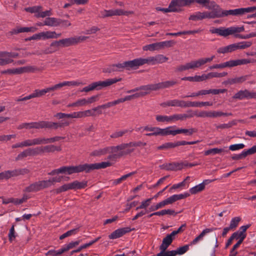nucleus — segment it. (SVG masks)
<instances>
[{"label": "nucleus", "mask_w": 256, "mask_h": 256, "mask_svg": "<svg viewBox=\"0 0 256 256\" xmlns=\"http://www.w3.org/2000/svg\"><path fill=\"white\" fill-rule=\"evenodd\" d=\"M206 80V74H203L202 76H190V82H200Z\"/></svg>", "instance_id": "nucleus-64"}, {"label": "nucleus", "mask_w": 256, "mask_h": 256, "mask_svg": "<svg viewBox=\"0 0 256 256\" xmlns=\"http://www.w3.org/2000/svg\"><path fill=\"white\" fill-rule=\"evenodd\" d=\"M158 127H152L149 126H145L140 127L138 128V130L142 132L146 131L150 132L146 134L145 135L146 136H158Z\"/></svg>", "instance_id": "nucleus-23"}, {"label": "nucleus", "mask_w": 256, "mask_h": 256, "mask_svg": "<svg viewBox=\"0 0 256 256\" xmlns=\"http://www.w3.org/2000/svg\"><path fill=\"white\" fill-rule=\"evenodd\" d=\"M226 152L228 153L229 152V150H224V148H213L211 149H209L206 151L204 152V155L205 156H208L210 154H218L221 152Z\"/></svg>", "instance_id": "nucleus-33"}, {"label": "nucleus", "mask_w": 256, "mask_h": 256, "mask_svg": "<svg viewBox=\"0 0 256 256\" xmlns=\"http://www.w3.org/2000/svg\"><path fill=\"white\" fill-rule=\"evenodd\" d=\"M244 30V26H230L228 28L220 27L218 28H212L210 31L212 34H216L220 36L226 37L230 35L233 34L234 38L241 39H248L252 37H256V32H251L249 34L242 35L238 34Z\"/></svg>", "instance_id": "nucleus-1"}, {"label": "nucleus", "mask_w": 256, "mask_h": 256, "mask_svg": "<svg viewBox=\"0 0 256 256\" xmlns=\"http://www.w3.org/2000/svg\"><path fill=\"white\" fill-rule=\"evenodd\" d=\"M37 156L36 150L35 148H26L20 152L15 158L16 161L22 160L28 156Z\"/></svg>", "instance_id": "nucleus-15"}, {"label": "nucleus", "mask_w": 256, "mask_h": 256, "mask_svg": "<svg viewBox=\"0 0 256 256\" xmlns=\"http://www.w3.org/2000/svg\"><path fill=\"white\" fill-rule=\"evenodd\" d=\"M79 230V228L70 230L60 236V240H62L68 236L76 234Z\"/></svg>", "instance_id": "nucleus-57"}, {"label": "nucleus", "mask_w": 256, "mask_h": 256, "mask_svg": "<svg viewBox=\"0 0 256 256\" xmlns=\"http://www.w3.org/2000/svg\"><path fill=\"white\" fill-rule=\"evenodd\" d=\"M61 174H72L76 173L75 166H63L60 167Z\"/></svg>", "instance_id": "nucleus-37"}, {"label": "nucleus", "mask_w": 256, "mask_h": 256, "mask_svg": "<svg viewBox=\"0 0 256 256\" xmlns=\"http://www.w3.org/2000/svg\"><path fill=\"white\" fill-rule=\"evenodd\" d=\"M213 104L210 102H190V107H202L204 106H212Z\"/></svg>", "instance_id": "nucleus-40"}, {"label": "nucleus", "mask_w": 256, "mask_h": 256, "mask_svg": "<svg viewBox=\"0 0 256 256\" xmlns=\"http://www.w3.org/2000/svg\"><path fill=\"white\" fill-rule=\"evenodd\" d=\"M139 98L138 96V94L136 93L134 94H133L132 95H130V96H126L124 98H119V99H118V104H120V103H122V102H124L126 101H128V100H131L133 99V98Z\"/></svg>", "instance_id": "nucleus-59"}, {"label": "nucleus", "mask_w": 256, "mask_h": 256, "mask_svg": "<svg viewBox=\"0 0 256 256\" xmlns=\"http://www.w3.org/2000/svg\"><path fill=\"white\" fill-rule=\"evenodd\" d=\"M227 91L226 89H210V90H202L198 91L200 95H206L212 94H222Z\"/></svg>", "instance_id": "nucleus-28"}, {"label": "nucleus", "mask_w": 256, "mask_h": 256, "mask_svg": "<svg viewBox=\"0 0 256 256\" xmlns=\"http://www.w3.org/2000/svg\"><path fill=\"white\" fill-rule=\"evenodd\" d=\"M112 165V163L109 162H104L100 163L94 164V170L105 168Z\"/></svg>", "instance_id": "nucleus-46"}, {"label": "nucleus", "mask_w": 256, "mask_h": 256, "mask_svg": "<svg viewBox=\"0 0 256 256\" xmlns=\"http://www.w3.org/2000/svg\"><path fill=\"white\" fill-rule=\"evenodd\" d=\"M161 170L176 171L182 169L181 164L178 162L165 163L159 166Z\"/></svg>", "instance_id": "nucleus-21"}, {"label": "nucleus", "mask_w": 256, "mask_h": 256, "mask_svg": "<svg viewBox=\"0 0 256 256\" xmlns=\"http://www.w3.org/2000/svg\"><path fill=\"white\" fill-rule=\"evenodd\" d=\"M18 56L17 52H0V66H4L13 62V60L10 58H15Z\"/></svg>", "instance_id": "nucleus-10"}, {"label": "nucleus", "mask_w": 256, "mask_h": 256, "mask_svg": "<svg viewBox=\"0 0 256 256\" xmlns=\"http://www.w3.org/2000/svg\"><path fill=\"white\" fill-rule=\"evenodd\" d=\"M255 62H256V60L254 59H238L230 60L220 64H216V66L217 68H223L226 67L232 68Z\"/></svg>", "instance_id": "nucleus-7"}, {"label": "nucleus", "mask_w": 256, "mask_h": 256, "mask_svg": "<svg viewBox=\"0 0 256 256\" xmlns=\"http://www.w3.org/2000/svg\"><path fill=\"white\" fill-rule=\"evenodd\" d=\"M212 14L208 13V11L204 12H198L192 14L189 17V20L194 21L202 20L204 18H212Z\"/></svg>", "instance_id": "nucleus-16"}, {"label": "nucleus", "mask_w": 256, "mask_h": 256, "mask_svg": "<svg viewBox=\"0 0 256 256\" xmlns=\"http://www.w3.org/2000/svg\"><path fill=\"white\" fill-rule=\"evenodd\" d=\"M197 132V129L191 128L189 129L180 128L178 129V134H184L186 136H192L193 134Z\"/></svg>", "instance_id": "nucleus-47"}, {"label": "nucleus", "mask_w": 256, "mask_h": 256, "mask_svg": "<svg viewBox=\"0 0 256 256\" xmlns=\"http://www.w3.org/2000/svg\"><path fill=\"white\" fill-rule=\"evenodd\" d=\"M114 64L118 72H122L124 69L127 70H135L134 60L126 61L122 63H118Z\"/></svg>", "instance_id": "nucleus-20"}, {"label": "nucleus", "mask_w": 256, "mask_h": 256, "mask_svg": "<svg viewBox=\"0 0 256 256\" xmlns=\"http://www.w3.org/2000/svg\"><path fill=\"white\" fill-rule=\"evenodd\" d=\"M176 147V142H168L162 144L158 147V150H168L170 148H174Z\"/></svg>", "instance_id": "nucleus-50"}, {"label": "nucleus", "mask_w": 256, "mask_h": 256, "mask_svg": "<svg viewBox=\"0 0 256 256\" xmlns=\"http://www.w3.org/2000/svg\"><path fill=\"white\" fill-rule=\"evenodd\" d=\"M16 234L14 230V225L12 224L11 226L9 233L8 234V240L10 242H12L16 238Z\"/></svg>", "instance_id": "nucleus-63"}, {"label": "nucleus", "mask_w": 256, "mask_h": 256, "mask_svg": "<svg viewBox=\"0 0 256 256\" xmlns=\"http://www.w3.org/2000/svg\"><path fill=\"white\" fill-rule=\"evenodd\" d=\"M204 189V184H200L190 188V192L191 194H194L202 191Z\"/></svg>", "instance_id": "nucleus-51"}, {"label": "nucleus", "mask_w": 256, "mask_h": 256, "mask_svg": "<svg viewBox=\"0 0 256 256\" xmlns=\"http://www.w3.org/2000/svg\"><path fill=\"white\" fill-rule=\"evenodd\" d=\"M114 16H128L134 14L133 11H125L122 9H114Z\"/></svg>", "instance_id": "nucleus-52"}, {"label": "nucleus", "mask_w": 256, "mask_h": 256, "mask_svg": "<svg viewBox=\"0 0 256 256\" xmlns=\"http://www.w3.org/2000/svg\"><path fill=\"white\" fill-rule=\"evenodd\" d=\"M232 113L223 112L218 111H209L208 118H216L221 116H232Z\"/></svg>", "instance_id": "nucleus-38"}, {"label": "nucleus", "mask_w": 256, "mask_h": 256, "mask_svg": "<svg viewBox=\"0 0 256 256\" xmlns=\"http://www.w3.org/2000/svg\"><path fill=\"white\" fill-rule=\"evenodd\" d=\"M214 58V56H212L210 58H201L196 60H192L190 62L186 63L185 64L178 66L176 68V71L180 72L190 69L199 68L207 62H210Z\"/></svg>", "instance_id": "nucleus-4"}, {"label": "nucleus", "mask_w": 256, "mask_h": 256, "mask_svg": "<svg viewBox=\"0 0 256 256\" xmlns=\"http://www.w3.org/2000/svg\"><path fill=\"white\" fill-rule=\"evenodd\" d=\"M252 45L251 42L243 41L233 44L234 50H244L250 47Z\"/></svg>", "instance_id": "nucleus-30"}, {"label": "nucleus", "mask_w": 256, "mask_h": 256, "mask_svg": "<svg viewBox=\"0 0 256 256\" xmlns=\"http://www.w3.org/2000/svg\"><path fill=\"white\" fill-rule=\"evenodd\" d=\"M140 92H137L139 98L144 96L152 91H156L154 84L143 85L140 86Z\"/></svg>", "instance_id": "nucleus-18"}, {"label": "nucleus", "mask_w": 256, "mask_h": 256, "mask_svg": "<svg viewBox=\"0 0 256 256\" xmlns=\"http://www.w3.org/2000/svg\"><path fill=\"white\" fill-rule=\"evenodd\" d=\"M85 111V114H86V117L87 116H95L97 114L100 115L102 114V110H99L98 108V106L92 108V110H84Z\"/></svg>", "instance_id": "nucleus-35"}, {"label": "nucleus", "mask_w": 256, "mask_h": 256, "mask_svg": "<svg viewBox=\"0 0 256 256\" xmlns=\"http://www.w3.org/2000/svg\"><path fill=\"white\" fill-rule=\"evenodd\" d=\"M37 155L47 152H54L55 151L60 152L62 150L60 146H56L53 144L46 145L36 147Z\"/></svg>", "instance_id": "nucleus-13"}, {"label": "nucleus", "mask_w": 256, "mask_h": 256, "mask_svg": "<svg viewBox=\"0 0 256 256\" xmlns=\"http://www.w3.org/2000/svg\"><path fill=\"white\" fill-rule=\"evenodd\" d=\"M256 10V6L240 8L233 10H224L223 18L232 16H242L247 13L252 12Z\"/></svg>", "instance_id": "nucleus-6"}, {"label": "nucleus", "mask_w": 256, "mask_h": 256, "mask_svg": "<svg viewBox=\"0 0 256 256\" xmlns=\"http://www.w3.org/2000/svg\"><path fill=\"white\" fill-rule=\"evenodd\" d=\"M132 132V130H129L126 129L120 130H116V131L114 132H112L110 135V138H119L122 137L126 134L128 132Z\"/></svg>", "instance_id": "nucleus-36"}, {"label": "nucleus", "mask_w": 256, "mask_h": 256, "mask_svg": "<svg viewBox=\"0 0 256 256\" xmlns=\"http://www.w3.org/2000/svg\"><path fill=\"white\" fill-rule=\"evenodd\" d=\"M155 64H162L166 62L168 58L164 56L162 54H158L154 56Z\"/></svg>", "instance_id": "nucleus-58"}, {"label": "nucleus", "mask_w": 256, "mask_h": 256, "mask_svg": "<svg viewBox=\"0 0 256 256\" xmlns=\"http://www.w3.org/2000/svg\"><path fill=\"white\" fill-rule=\"evenodd\" d=\"M41 38L43 39H48V38H57L56 36H54L56 34L55 32H50L47 31L45 32H40Z\"/></svg>", "instance_id": "nucleus-49"}, {"label": "nucleus", "mask_w": 256, "mask_h": 256, "mask_svg": "<svg viewBox=\"0 0 256 256\" xmlns=\"http://www.w3.org/2000/svg\"><path fill=\"white\" fill-rule=\"evenodd\" d=\"M234 99L242 100L243 99H256V92H250L248 90H240L236 92L233 96Z\"/></svg>", "instance_id": "nucleus-12"}, {"label": "nucleus", "mask_w": 256, "mask_h": 256, "mask_svg": "<svg viewBox=\"0 0 256 256\" xmlns=\"http://www.w3.org/2000/svg\"><path fill=\"white\" fill-rule=\"evenodd\" d=\"M88 38V36H86L70 37L60 40L55 44L58 45V44L59 46L62 48L68 47L80 43L87 40Z\"/></svg>", "instance_id": "nucleus-5"}, {"label": "nucleus", "mask_w": 256, "mask_h": 256, "mask_svg": "<svg viewBox=\"0 0 256 256\" xmlns=\"http://www.w3.org/2000/svg\"><path fill=\"white\" fill-rule=\"evenodd\" d=\"M234 51V50L233 44H230L226 46L220 48L218 50V52L220 53V54H225V53H227V52H231Z\"/></svg>", "instance_id": "nucleus-45"}, {"label": "nucleus", "mask_w": 256, "mask_h": 256, "mask_svg": "<svg viewBox=\"0 0 256 256\" xmlns=\"http://www.w3.org/2000/svg\"><path fill=\"white\" fill-rule=\"evenodd\" d=\"M56 42H58V41H54L52 42L50 44V46L48 48L41 50L40 52V54H50L56 51L58 48L60 47L58 44V45L55 44Z\"/></svg>", "instance_id": "nucleus-29"}, {"label": "nucleus", "mask_w": 256, "mask_h": 256, "mask_svg": "<svg viewBox=\"0 0 256 256\" xmlns=\"http://www.w3.org/2000/svg\"><path fill=\"white\" fill-rule=\"evenodd\" d=\"M174 240V238H172L168 234L164 238L162 244L160 246V248H168L170 245L171 244L172 242Z\"/></svg>", "instance_id": "nucleus-41"}, {"label": "nucleus", "mask_w": 256, "mask_h": 256, "mask_svg": "<svg viewBox=\"0 0 256 256\" xmlns=\"http://www.w3.org/2000/svg\"><path fill=\"white\" fill-rule=\"evenodd\" d=\"M46 180H39L30 184L28 186L25 188L24 192H39L43 189L48 188Z\"/></svg>", "instance_id": "nucleus-8"}, {"label": "nucleus", "mask_w": 256, "mask_h": 256, "mask_svg": "<svg viewBox=\"0 0 256 256\" xmlns=\"http://www.w3.org/2000/svg\"><path fill=\"white\" fill-rule=\"evenodd\" d=\"M80 242V240H78L75 242H72L66 245L65 246L62 248L64 252L68 251L70 249H72L74 247L78 245Z\"/></svg>", "instance_id": "nucleus-53"}, {"label": "nucleus", "mask_w": 256, "mask_h": 256, "mask_svg": "<svg viewBox=\"0 0 256 256\" xmlns=\"http://www.w3.org/2000/svg\"><path fill=\"white\" fill-rule=\"evenodd\" d=\"M64 252L62 248L58 250H50L46 253L45 254L46 256H60V254H62Z\"/></svg>", "instance_id": "nucleus-62"}, {"label": "nucleus", "mask_w": 256, "mask_h": 256, "mask_svg": "<svg viewBox=\"0 0 256 256\" xmlns=\"http://www.w3.org/2000/svg\"><path fill=\"white\" fill-rule=\"evenodd\" d=\"M248 76L246 75L240 77L228 79L226 83L230 85L236 84H242L248 79Z\"/></svg>", "instance_id": "nucleus-27"}, {"label": "nucleus", "mask_w": 256, "mask_h": 256, "mask_svg": "<svg viewBox=\"0 0 256 256\" xmlns=\"http://www.w3.org/2000/svg\"><path fill=\"white\" fill-rule=\"evenodd\" d=\"M76 173H89L94 170V164H84L75 166Z\"/></svg>", "instance_id": "nucleus-19"}, {"label": "nucleus", "mask_w": 256, "mask_h": 256, "mask_svg": "<svg viewBox=\"0 0 256 256\" xmlns=\"http://www.w3.org/2000/svg\"><path fill=\"white\" fill-rule=\"evenodd\" d=\"M134 230L128 227L118 228L110 234L108 238L110 239H116L122 237L126 234Z\"/></svg>", "instance_id": "nucleus-17"}, {"label": "nucleus", "mask_w": 256, "mask_h": 256, "mask_svg": "<svg viewBox=\"0 0 256 256\" xmlns=\"http://www.w3.org/2000/svg\"><path fill=\"white\" fill-rule=\"evenodd\" d=\"M217 228H206L202 232L196 236L192 242H190V245H194L197 244V242L202 240L203 237L206 234L209 232H212L214 230H216Z\"/></svg>", "instance_id": "nucleus-25"}, {"label": "nucleus", "mask_w": 256, "mask_h": 256, "mask_svg": "<svg viewBox=\"0 0 256 256\" xmlns=\"http://www.w3.org/2000/svg\"><path fill=\"white\" fill-rule=\"evenodd\" d=\"M156 10L162 11L164 12H178L179 10L176 8H173L171 3L170 4L168 8H162L160 7H157L156 8Z\"/></svg>", "instance_id": "nucleus-44"}, {"label": "nucleus", "mask_w": 256, "mask_h": 256, "mask_svg": "<svg viewBox=\"0 0 256 256\" xmlns=\"http://www.w3.org/2000/svg\"><path fill=\"white\" fill-rule=\"evenodd\" d=\"M212 8L208 6V9H212V10L208 12V13L212 14V19L216 18H223V13H224V10H222L219 5L217 4L214 1H210V2Z\"/></svg>", "instance_id": "nucleus-11"}, {"label": "nucleus", "mask_w": 256, "mask_h": 256, "mask_svg": "<svg viewBox=\"0 0 256 256\" xmlns=\"http://www.w3.org/2000/svg\"><path fill=\"white\" fill-rule=\"evenodd\" d=\"M236 124H237V122H236V120H232V121L229 122L228 124H221L218 126H217L216 128L218 129V128H221V129L229 128H231L232 126H235Z\"/></svg>", "instance_id": "nucleus-61"}, {"label": "nucleus", "mask_w": 256, "mask_h": 256, "mask_svg": "<svg viewBox=\"0 0 256 256\" xmlns=\"http://www.w3.org/2000/svg\"><path fill=\"white\" fill-rule=\"evenodd\" d=\"M42 7L40 6H35L30 7H28L24 8V10L30 14H34V16L36 17V15L40 14V11L42 10Z\"/></svg>", "instance_id": "nucleus-34"}, {"label": "nucleus", "mask_w": 256, "mask_h": 256, "mask_svg": "<svg viewBox=\"0 0 256 256\" xmlns=\"http://www.w3.org/2000/svg\"><path fill=\"white\" fill-rule=\"evenodd\" d=\"M32 128H46V121H39L38 122H32Z\"/></svg>", "instance_id": "nucleus-43"}, {"label": "nucleus", "mask_w": 256, "mask_h": 256, "mask_svg": "<svg viewBox=\"0 0 256 256\" xmlns=\"http://www.w3.org/2000/svg\"><path fill=\"white\" fill-rule=\"evenodd\" d=\"M60 18H56L48 17L44 20V24L46 26H59Z\"/></svg>", "instance_id": "nucleus-31"}, {"label": "nucleus", "mask_w": 256, "mask_h": 256, "mask_svg": "<svg viewBox=\"0 0 256 256\" xmlns=\"http://www.w3.org/2000/svg\"><path fill=\"white\" fill-rule=\"evenodd\" d=\"M134 60L135 70L139 66L145 64L154 65L155 64L154 56H149L146 58H139Z\"/></svg>", "instance_id": "nucleus-14"}, {"label": "nucleus", "mask_w": 256, "mask_h": 256, "mask_svg": "<svg viewBox=\"0 0 256 256\" xmlns=\"http://www.w3.org/2000/svg\"><path fill=\"white\" fill-rule=\"evenodd\" d=\"M241 218L237 216L232 218L230 222V228L231 230L235 229L238 226L239 222L240 221Z\"/></svg>", "instance_id": "nucleus-55"}, {"label": "nucleus", "mask_w": 256, "mask_h": 256, "mask_svg": "<svg viewBox=\"0 0 256 256\" xmlns=\"http://www.w3.org/2000/svg\"><path fill=\"white\" fill-rule=\"evenodd\" d=\"M62 178V176L58 177H53L48 180H46V182H48L46 184L48 188L50 187L52 185L54 184L55 182H61Z\"/></svg>", "instance_id": "nucleus-56"}, {"label": "nucleus", "mask_w": 256, "mask_h": 256, "mask_svg": "<svg viewBox=\"0 0 256 256\" xmlns=\"http://www.w3.org/2000/svg\"><path fill=\"white\" fill-rule=\"evenodd\" d=\"M228 75L227 72H222L220 73L216 72H211L206 74V80L212 78H222Z\"/></svg>", "instance_id": "nucleus-48"}, {"label": "nucleus", "mask_w": 256, "mask_h": 256, "mask_svg": "<svg viewBox=\"0 0 256 256\" xmlns=\"http://www.w3.org/2000/svg\"><path fill=\"white\" fill-rule=\"evenodd\" d=\"M80 84H81L80 82L76 81H65L42 90H36L31 94L32 98L40 97L46 94L47 92L60 89L63 86H78Z\"/></svg>", "instance_id": "nucleus-2"}, {"label": "nucleus", "mask_w": 256, "mask_h": 256, "mask_svg": "<svg viewBox=\"0 0 256 256\" xmlns=\"http://www.w3.org/2000/svg\"><path fill=\"white\" fill-rule=\"evenodd\" d=\"M74 190L84 188L88 186V181L79 182L77 180L73 182Z\"/></svg>", "instance_id": "nucleus-39"}, {"label": "nucleus", "mask_w": 256, "mask_h": 256, "mask_svg": "<svg viewBox=\"0 0 256 256\" xmlns=\"http://www.w3.org/2000/svg\"><path fill=\"white\" fill-rule=\"evenodd\" d=\"M170 3L173 8H176L179 10L178 7L186 6V0H172Z\"/></svg>", "instance_id": "nucleus-54"}, {"label": "nucleus", "mask_w": 256, "mask_h": 256, "mask_svg": "<svg viewBox=\"0 0 256 256\" xmlns=\"http://www.w3.org/2000/svg\"><path fill=\"white\" fill-rule=\"evenodd\" d=\"M19 74L24 72H34L38 70L39 69L35 66H26L18 68Z\"/></svg>", "instance_id": "nucleus-32"}, {"label": "nucleus", "mask_w": 256, "mask_h": 256, "mask_svg": "<svg viewBox=\"0 0 256 256\" xmlns=\"http://www.w3.org/2000/svg\"><path fill=\"white\" fill-rule=\"evenodd\" d=\"M106 154H108V148H106V147L103 148H100L94 150L90 154V156H101L105 155Z\"/></svg>", "instance_id": "nucleus-42"}, {"label": "nucleus", "mask_w": 256, "mask_h": 256, "mask_svg": "<svg viewBox=\"0 0 256 256\" xmlns=\"http://www.w3.org/2000/svg\"><path fill=\"white\" fill-rule=\"evenodd\" d=\"M184 116H182V114H174L169 116L170 122H175L178 120H184L183 118Z\"/></svg>", "instance_id": "nucleus-60"}, {"label": "nucleus", "mask_w": 256, "mask_h": 256, "mask_svg": "<svg viewBox=\"0 0 256 256\" xmlns=\"http://www.w3.org/2000/svg\"><path fill=\"white\" fill-rule=\"evenodd\" d=\"M37 28L36 27H23L17 28H16L13 29L11 31L12 34H16L21 32H34L37 30Z\"/></svg>", "instance_id": "nucleus-26"}, {"label": "nucleus", "mask_w": 256, "mask_h": 256, "mask_svg": "<svg viewBox=\"0 0 256 256\" xmlns=\"http://www.w3.org/2000/svg\"><path fill=\"white\" fill-rule=\"evenodd\" d=\"M121 80V78H114L106 79L104 81H98L94 82L91 84H89L88 86L84 88L82 90H81V92H88L94 90H100L104 88L110 86Z\"/></svg>", "instance_id": "nucleus-3"}, {"label": "nucleus", "mask_w": 256, "mask_h": 256, "mask_svg": "<svg viewBox=\"0 0 256 256\" xmlns=\"http://www.w3.org/2000/svg\"><path fill=\"white\" fill-rule=\"evenodd\" d=\"M190 196V194L188 192H185L184 194H174L170 197L167 198L166 199L164 200L165 202L166 203V204H172L174 202L184 199L185 198H188Z\"/></svg>", "instance_id": "nucleus-22"}, {"label": "nucleus", "mask_w": 256, "mask_h": 256, "mask_svg": "<svg viewBox=\"0 0 256 256\" xmlns=\"http://www.w3.org/2000/svg\"><path fill=\"white\" fill-rule=\"evenodd\" d=\"M176 84H177V82L176 80H171L154 84V86L156 91L161 89L170 88Z\"/></svg>", "instance_id": "nucleus-24"}, {"label": "nucleus", "mask_w": 256, "mask_h": 256, "mask_svg": "<svg viewBox=\"0 0 256 256\" xmlns=\"http://www.w3.org/2000/svg\"><path fill=\"white\" fill-rule=\"evenodd\" d=\"M160 106L163 108L168 106H178L180 108H188L190 107V101H184L183 100H179L174 99L169 100L164 102L160 104Z\"/></svg>", "instance_id": "nucleus-9"}]
</instances>
